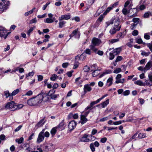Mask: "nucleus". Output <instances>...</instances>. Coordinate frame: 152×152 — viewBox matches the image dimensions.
<instances>
[{
  "instance_id": "obj_1",
  "label": "nucleus",
  "mask_w": 152,
  "mask_h": 152,
  "mask_svg": "<svg viewBox=\"0 0 152 152\" xmlns=\"http://www.w3.org/2000/svg\"><path fill=\"white\" fill-rule=\"evenodd\" d=\"M36 105H38L40 104L42 101L43 96L42 94H41L34 98Z\"/></svg>"
},
{
  "instance_id": "obj_2",
  "label": "nucleus",
  "mask_w": 152,
  "mask_h": 152,
  "mask_svg": "<svg viewBox=\"0 0 152 152\" xmlns=\"http://www.w3.org/2000/svg\"><path fill=\"white\" fill-rule=\"evenodd\" d=\"M6 3H0V12H2L6 10L10 4L9 2H6Z\"/></svg>"
},
{
  "instance_id": "obj_3",
  "label": "nucleus",
  "mask_w": 152,
  "mask_h": 152,
  "mask_svg": "<svg viewBox=\"0 0 152 152\" xmlns=\"http://www.w3.org/2000/svg\"><path fill=\"white\" fill-rule=\"evenodd\" d=\"M101 42H102L100 39L96 37H94L92 39L91 45L97 46H99Z\"/></svg>"
},
{
  "instance_id": "obj_4",
  "label": "nucleus",
  "mask_w": 152,
  "mask_h": 152,
  "mask_svg": "<svg viewBox=\"0 0 152 152\" xmlns=\"http://www.w3.org/2000/svg\"><path fill=\"white\" fill-rule=\"evenodd\" d=\"M15 104L13 101L8 102L6 105L5 107L7 109L11 110H15Z\"/></svg>"
},
{
  "instance_id": "obj_5",
  "label": "nucleus",
  "mask_w": 152,
  "mask_h": 152,
  "mask_svg": "<svg viewBox=\"0 0 152 152\" xmlns=\"http://www.w3.org/2000/svg\"><path fill=\"white\" fill-rule=\"evenodd\" d=\"M45 129H43L39 134L38 138L37 140V142L38 143H40L44 139V134L45 132Z\"/></svg>"
},
{
  "instance_id": "obj_6",
  "label": "nucleus",
  "mask_w": 152,
  "mask_h": 152,
  "mask_svg": "<svg viewBox=\"0 0 152 152\" xmlns=\"http://www.w3.org/2000/svg\"><path fill=\"white\" fill-rule=\"evenodd\" d=\"M113 22L114 23L113 27L116 28L117 31H119L121 27V25L119 24V19H115Z\"/></svg>"
},
{
  "instance_id": "obj_7",
  "label": "nucleus",
  "mask_w": 152,
  "mask_h": 152,
  "mask_svg": "<svg viewBox=\"0 0 152 152\" xmlns=\"http://www.w3.org/2000/svg\"><path fill=\"white\" fill-rule=\"evenodd\" d=\"M56 126L58 128V130L59 131L64 130L65 126L64 120H62L59 124Z\"/></svg>"
},
{
  "instance_id": "obj_8",
  "label": "nucleus",
  "mask_w": 152,
  "mask_h": 152,
  "mask_svg": "<svg viewBox=\"0 0 152 152\" xmlns=\"http://www.w3.org/2000/svg\"><path fill=\"white\" fill-rule=\"evenodd\" d=\"M77 124L74 121H72L70 122L68 126L69 129L70 130H72L76 127Z\"/></svg>"
},
{
  "instance_id": "obj_9",
  "label": "nucleus",
  "mask_w": 152,
  "mask_h": 152,
  "mask_svg": "<svg viewBox=\"0 0 152 152\" xmlns=\"http://www.w3.org/2000/svg\"><path fill=\"white\" fill-rule=\"evenodd\" d=\"M103 15H104L103 14L100 15L99 18L97 20L96 22L94 25V27H98L99 26L100 23L102 21L104 18V16Z\"/></svg>"
},
{
  "instance_id": "obj_10",
  "label": "nucleus",
  "mask_w": 152,
  "mask_h": 152,
  "mask_svg": "<svg viewBox=\"0 0 152 152\" xmlns=\"http://www.w3.org/2000/svg\"><path fill=\"white\" fill-rule=\"evenodd\" d=\"M78 28H77L74 30L72 34L70 35V37H72L75 35H77L78 37H79L80 36V33L78 31Z\"/></svg>"
},
{
  "instance_id": "obj_11",
  "label": "nucleus",
  "mask_w": 152,
  "mask_h": 152,
  "mask_svg": "<svg viewBox=\"0 0 152 152\" xmlns=\"http://www.w3.org/2000/svg\"><path fill=\"white\" fill-rule=\"evenodd\" d=\"M88 136L86 134H85L80 139V141L81 142H88L90 139L88 138Z\"/></svg>"
},
{
  "instance_id": "obj_12",
  "label": "nucleus",
  "mask_w": 152,
  "mask_h": 152,
  "mask_svg": "<svg viewBox=\"0 0 152 152\" xmlns=\"http://www.w3.org/2000/svg\"><path fill=\"white\" fill-rule=\"evenodd\" d=\"M86 58V56L83 54L80 55H78L75 57V59L77 61H83Z\"/></svg>"
},
{
  "instance_id": "obj_13",
  "label": "nucleus",
  "mask_w": 152,
  "mask_h": 152,
  "mask_svg": "<svg viewBox=\"0 0 152 152\" xmlns=\"http://www.w3.org/2000/svg\"><path fill=\"white\" fill-rule=\"evenodd\" d=\"M83 90L85 93L88 92L90 91L91 90V88L88 84L85 85L84 86Z\"/></svg>"
},
{
  "instance_id": "obj_14",
  "label": "nucleus",
  "mask_w": 152,
  "mask_h": 152,
  "mask_svg": "<svg viewBox=\"0 0 152 152\" xmlns=\"http://www.w3.org/2000/svg\"><path fill=\"white\" fill-rule=\"evenodd\" d=\"M152 66V62L151 61H148L144 67V72L146 71L149 70Z\"/></svg>"
},
{
  "instance_id": "obj_15",
  "label": "nucleus",
  "mask_w": 152,
  "mask_h": 152,
  "mask_svg": "<svg viewBox=\"0 0 152 152\" xmlns=\"http://www.w3.org/2000/svg\"><path fill=\"white\" fill-rule=\"evenodd\" d=\"M70 16L69 15H62L59 17L58 20H68L70 18Z\"/></svg>"
},
{
  "instance_id": "obj_16",
  "label": "nucleus",
  "mask_w": 152,
  "mask_h": 152,
  "mask_svg": "<svg viewBox=\"0 0 152 152\" xmlns=\"http://www.w3.org/2000/svg\"><path fill=\"white\" fill-rule=\"evenodd\" d=\"M7 32L4 29H0V36L1 37L5 36V39H6L7 36Z\"/></svg>"
},
{
  "instance_id": "obj_17",
  "label": "nucleus",
  "mask_w": 152,
  "mask_h": 152,
  "mask_svg": "<svg viewBox=\"0 0 152 152\" xmlns=\"http://www.w3.org/2000/svg\"><path fill=\"white\" fill-rule=\"evenodd\" d=\"M112 73V71L110 69H106L99 76V77L101 78L106 74H110Z\"/></svg>"
},
{
  "instance_id": "obj_18",
  "label": "nucleus",
  "mask_w": 152,
  "mask_h": 152,
  "mask_svg": "<svg viewBox=\"0 0 152 152\" xmlns=\"http://www.w3.org/2000/svg\"><path fill=\"white\" fill-rule=\"evenodd\" d=\"M27 104L30 106L36 105L34 98H32L28 100Z\"/></svg>"
},
{
  "instance_id": "obj_19",
  "label": "nucleus",
  "mask_w": 152,
  "mask_h": 152,
  "mask_svg": "<svg viewBox=\"0 0 152 152\" xmlns=\"http://www.w3.org/2000/svg\"><path fill=\"white\" fill-rule=\"evenodd\" d=\"M68 117L69 118H72L74 119H77L78 117V115L77 113L73 114L72 113H71L68 115Z\"/></svg>"
},
{
  "instance_id": "obj_20",
  "label": "nucleus",
  "mask_w": 152,
  "mask_h": 152,
  "mask_svg": "<svg viewBox=\"0 0 152 152\" xmlns=\"http://www.w3.org/2000/svg\"><path fill=\"white\" fill-rule=\"evenodd\" d=\"M45 123L44 119V118L42 119L37 124L36 126L38 127H41Z\"/></svg>"
},
{
  "instance_id": "obj_21",
  "label": "nucleus",
  "mask_w": 152,
  "mask_h": 152,
  "mask_svg": "<svg viewBox=\"0 0 152 152\" xmlns=\"http://www.w3.org/2000/svg\"><path fill=\"white\" fill-rule=\"evenodd\" d=\"M113 78L112 77H109L107 80L106 85L110 86L113 83Z\"/></svg>"
},
{
  "instance_id": "obj_22",
  "label": "nucleus",
  "mask_w": 152,
  "mask_h": 152,
  "mask_svg": "<svg viewBox=\"0 0 152 152\" xmlns=\"http://www.w3.org/2000/svg\"><path fill=\"white\" fill-rule=\"evenodd\" d=\"M86 118L84 115H81L80 119L81 121V123L82 124L85 123L87 121V119Z\"/></svg>"
},
{
  "instance_id": "obj_23",
  "label": "nucleus",
  "mask_w": 152,
  "mask_h": 152,
  "mask_svg": "<svg viewBox=\"0 0 152 152\" xmlns=\"http://www.w3.org/2000/svg\"><path fill=\"white\" fill-rule=\"evenodd\" d=\"M121 51V48H117L114 49L112 52L116 55L120 53Z\"/></svg>"
},
{
  "instance_id": "obj_24",
  "label": "nucleus",
  "mask_w": 152,
  "mask_h": 152,
  "mask_svg": "<svg viewBox=\"0 0 152 152\" xmlns=\"http://www.w3.org/2000/svg\"><path fill=\"white\" fill-rule=\"evenodd\" d=\"M57 130H58V128L56 126L53 128L51 130L50 133L53 136L56 134Z\"/></svg>"
},
{
  "instance_id": "obj_25",
  "label": "nucleus",
  "mask_w": 152,
  "mask_h": 152,
  "mask_svg": "<svg viewBox=\"0 0 152 152\" xmlns=\"http://www.w3.org/2000/svg\"><path fill=\"white\" fill-rule=\"evenodd\" d=\"M134 83L135 84L140 86H145V83H143L142 81L140 80H138L135 81L134 82Z\"/></svg>"
},
{
  "instance_id": "obj_26",
  "label": "nucleus",
  "mask_w": 152,
  "mask_h": 152,
  "mask_svg": "<svg viewBox=\"0 0 152 152\" xmlns=\"http://www.w3.org/2000/svg\"><path fill=\"white\" fill-rule=\"evenodd\" d=\"M129 8L125 7H124L122 10V12L123 14L124 15H126L129 12Z\"/></svg>"
},
{
  "instance_id": "obj_27",
  "label": "nucleus",
  "mask_w": 152,
  "mask_h": 152,
  "mask_svg": "<svg viewBox=\"0 0 152 152\" xmlns=\"http://www.w3.org/2000/svg\"><path fill=\"white\" fill-rule=\"evenodd\" d=\"M109 99H107L105 101L101 103V105L102 108L105 107L107 104H109Z\"/></svg>"
},
{
  "instance_id": "obj_28",
  "label": "nucleus",
  "mask_w": 152,
  "mask_h": 152,
  "mask_svg": "<svg viewBox=\"0 0 152 152\" xmlns=\"http://www.w3.org/2000/svg\"><path fill=\"white\" fill-rule=\"evenodd\" d=\"M59 20V27L60 28H62L64 25L66 23V22L62 20Z\"/></svg>"
},
{
  "instance_id": "obj_29",
  "label": "nucleus",
  "mask_w": 152,
  "mask_h": 152,
  "mask_svg": "<svg viewBox=\"0 0 152 152\" xmlns=\"http://www.w3.org/2000/svg\"><path fill=\"white\" fill-rule=\"evenodd\" d=\"M119 38L110 39L109 40V43L110 44H113L114 43L119 41Z\"/></svg>"
},
{
  "instance_id": "obj_30",
  "label": "nucleus",
  "mask_w": 152,
  "mask_h": 152,
  "mask_svg": "<svg viewBox=\"0 0 152 152\" xmlns=\"http://www.w3.org/2000/svg\"><path fill=\"white\" fill-rule=\"evenodd\" d=\"M95 46L91 45H90L89 47L90 49L94 52L95 53H96L98 50V49L95 47Z\"/></svg>"
},
{
  "instance_id": "obj_31",
  "label": "nucleus",
  "mask_w": 152,
  "mask_h": 152,
  "mask_svg": "<svg viewBox=\"0 0 152 152\" xmlns=\"http://www.w3.org/2000/svg\"><path fill=\"white\" fill-rule=\"evenodd\" d=\"M146 137V134L143 133H140L138 135V137L140 139H142Z\"/></svg>"
},
{
  "instance_id": "obj_32",
  "label": "nucleus",
  "mask_w": 152,
  "mask_h": 152,
  "mask_svg": "<svg viewBox=\"0 0 152 152\" xmlns=\"http://www.w3.org/2000/svg\"><path fill=\"white\" fill-rule=\"evenodd\" d=\"M145 84L147 86H152V80H146L145 81Z\"/></svg>"
},
{
  "instance_id": "obj_33",
  "label": "nucleus",
  "mask_w": 152,
  "mask_h": 152,
  "mask_svg": "<svg viewBox=\"0 0 152 152\" xmlns=\"http://www.w3.org/2000/svg\"><path fill=\"white\" fill-rule=\"evenodd\" d=\"M53 146V145L52 144H50L46 146L45 148V150L46 151H48L49 150H51L53 149L51 147Z\"/></svg>"
},
{
  "instance_id": "obj_34",
  "label": "nucleus",
  "mask_w": 152,
  "mask_h": 152,
  "mask_svg": "<svg viewBox=\"0 0 152 152\" xmlns=\"http://www.w3.org/2000/svg\"><path fill=\"white\" fill-rule=\"evenodd\" d=\"M45 23H51L53 22V20H52V18H47L44 20Z\"/></svg>"
},
{
  "instance_id": "obj_35",
  "label": "nucleus",
  "mask_w": 152,
  "mask_h": 152,
  "mask_svg": "<svg viewBox=\"0 0 152 152\" xmlns=\"http://www.w3.org/2000/svg\"><path fill=\"white\" fill-rule=\"evenodd\" d=\"M113 8L111 6L108 7L107 10L104 12L103 15H106L107 13L109 12L110 10H112Z\"/></svg>"
},
{
  "instance_id": "obj_36",
  "label": "nucleus",
  "mask_w": 152,
  "mask_h": 152,
  "mask_svg": "<svg viewBox=\"0 0 152 152\" xmlns=\"http://www.w3.org/2000/svg\"><path fill=\"white\" fill-rule=\"evenodd\" d=\"M24 140L23 138L21 137L19 139H17L15 140V141L18 144H21L22 143Z\"/></svg>"
},
{
  "instance_id": "obj_37",
  "label": "nucleus",
  "mask_w": 152,
  "mask_h": 152,
  "mask_svg": "<svg viewBox=\"0 0 152 152\" xmlns=\"http://www.w3.org/2000/svg\"><path fill=\"white\" fill-rule=\"evenodd\" d=\"M23 105L22 104H19L17 105H15V110H19L22 108L23 107Z\"/></svg>"
},
{
  "instance_id": "obj_38",
  "label": "nucleus",
  "mask_w": 152,
  "mask_h": 152,
  "mask_svg": "<svg viewBox=\"0 0 152 152\" xmlns=\"http://www.w3.org/2000/svg\"><path fill=\"white\" fill-rule=\"evenodd\" d=\"M42 94V96H43V101L45 102L48 101L49 99V98L48 97V96L45 94Z\"/></svg>"
},
{
  "instance_id": "obj_39",
  "label": "nucleus",
  "mask_w": 152,
  "mask_h": 152,
  "mask_svg": "<svg viewBox=\"0 0 152 152\" xmlns=\"http://www.w3.org/2000/svg\"><path fill=\"white\" fill-rule=\"evenodd\" d=\"M49 96L52 99H55L56 98L59 97V95H56L54 94H50L49 95Z\"/></svg>"
},
{
  "instance_id": "obj_40",
  "label": "nucleus",
  "mask_w": 152,
  "mask_h": 152,
  "mask_svg": "<svg viewBox=\"0 0 152 152\" xmlns=\"http://www.w3.org/2000/svg\"><path fill=\"white\" fill-rule=\"evenodd\" d=\"M150 53L149 52H145L144 51H142L141 53V55L143 56H147L150 54Z\"/></svg>"
},
{
  "instance_id": "obj_41",
  "label": "nucleus",
  "mask_w": 152,
  "mask_h": 152,
  "mask_svg": "<svg viewBox=\"0 0 152 152\" xmlns=\"http://www.w3.org/2000/svg\"><path fill=\"white\" fill-rule=\"evenodd\" d=\"M116 31H117L116 28L113 27V28L110 30V33L111 34H113L116 32Z\"/></svg>"
},
{
  "instance_id": "obj_42",
  "label": "nucleus",
  "mask_w": 152,
  "mask_h": 152,
  "mask_svg": "<svg viewBox=\"0 0 152 152\" xmlns=\"http://www.w3.org/2000/svg\"><path fill=\"white\" fill-rule=\"evenodd\" d=\"M33 94V92L31 90H29L25 94L22 95V96H31Z\"/></svg>"
},
{
  "instance_id": "obj_43",
  "label": "nucleus",
  "mask_w": 152,
  "mask_h": 152,
  "mask_svg": "<svg viewBox=\"0 0 152 152\" xmlns=\"http://www.w3.org/2000/svg\"><path fill=\"white\" fill-rule=\"evenodd\" d=\"M124 81H125V79L124 78L121 79H119L118 80H116L115 82V83H117V84H118L119 83H123L124 82Z\"/></svg>"
},
{
  "instance_id": "obj_44",
  "label": "nucleus",
  "mask_w": 152,
  "mask_h": 152,
  "mask_svg": "<svg viewBox=\"0 0 152 152\" xmlns=\"http://www.w3.org/2000/svg\"><path fill=\"white\" fill-rule=\"evenodd\" d=\"M35 9V8H33L31 10L29 11L28 12H26L25 13V15L26 16H27L29 15L32 14L34 10Z\"/></svg>"
},
{
  "instance_id": "obj_45",
  "label": "nucleus",
  "mask_w": 152,
  "mask_h": 152,
  "mask_svg": "<svg viewBox=\"0 0 152 152\" xmlns=\"http://www.w3.org/2000/svg\"><path fill=\"white\" fill-rule=\"evenodd\" d=\"M113 23V21L112 20V19L110 21L106 22L105 23L106 27L107 28L108 26L110 25L111 24H112Z\"/></svg>"
},
{
  "instance_id": "obj_46",
  "label": "nucleus",
  "mask_w": 152,
  "mask_h": 152,
  "mask_svg": "<svg viewBox=\"0 0 152 152\" xmlns=\"http://www.w3.org/2000/svg\"><path fill=\"white\" fill-rule=\"evenodd\" d=\"M20 91L19 89H17L14 90L12 93V96H15Z\"/></svg>"
},
{
  "instance_id": "obj_47",
  "label": "nucleus",
  "mask_w": 152,
  "mask_h": 152,
  "mask_svg": "<svg viewBox=\"0 0 152 152\" xmlns=\"http://www.w3.org/2000/svg\"><path fill=\"white\" fill-rule=\"evenodd\" d=\"M99 74L98 72V70H94L92 73V75L93 77H95L97 76Z\"/></svg>"
},
{
  "instance_id": "obj_48",
  "label": "nucleus",
  "mask_w": 152,
  "mask_h": 152,
  "mask_svg": "<svg viewBox=\"0 0 152 152\" xmlns=\"http://www.w3.org/2000/svg\"><path fill=\"white\" fill-rule=\"evenodd\" d=\"M136 42L139 44H141L142 43L143 44H145V43H144L141 38L136 39Z\"/></svg>"
},
{
  "instance_id": "obj_49",
  "label": "nucleus",
  "mask_w": 152,
  "mask_h": 152,
  "mask_svg": "<svg viewBox=\"0 0 152 152\" xmlns=\"http://www.w3.org/2000/svg\"><path fill=\"white\" fill-rule=\"evenodd\" d=\"M115 55L112 52H110V53L109 59L110 60L113 59L114 58Z\"/></svg>"
},
{
  "instance_id": "obj_50",
  "label": "nucleus",
  "mask_w": 152,
  "mask_h": 152,
  "mask_svg": "<svg viewBox=\"0 0 152 152\" xmlns=\"http://www.w3.org/2000/svg\"><path fill=\"white\" fill-rule=\"evenodd\" d=\"M35 27H32L30 28V29L28 30V31L27 32V34L29 36L30 35V33L31 32H32L34 29L35 28Z\"/></svg>"
},
{
  "instance_id": "obj_51",
  "label": "nucleus",
  "mask_w": 152,
  "mask_h": 152,
  "mask_svg": "<svg viewBox=\"0 0 152 152\" xmlns=\"http://www.w3.org/2000/svg\"><path fill=\"white\" fill-rule=\"evenodd\" d=\"M80 77H78L76 78L75 80V82L76 83H77V84H80L82 83L83 82V81L81 80L80 81H79L80 79Z\"/></svg>"
},
{
  "instance_id": "obj_52",
  "label": "nucleus",
  "mask_w": 152,
  "mask_h": 152,
  "mask_svg": "<svg viewBox=\"0 0 152 152\" xmlns=\"http://www.w3.org/2000/svg\"><path fill=\"white\" fill-rule=\"evenodd\" d=\"M57 77H58V76L56 74H53L52 75L51 77H50V79L51 80L54 81Z\"/></svg>"
},
{
  "instance_id": "obj_53",
  "label": "nucleus",
  "mask_w": 152,
  "mask_h": 152,
  "mask_svg": "<svg viewBox=\"0 0 152 152\" xmlns=\"http://www.w3.org/2000/svg\"><path fill=\"white\" fill-rule=\"evenodd\" d=\"M131 1V0H127V1L125 3L124 7H125L129 8L128 5L129 4Z\"/></svg>"
},
{
  "instance_id": "obj_54",
  "label": "nucleus",
  "mask_w": 152,
  "mask_h": 152,
  "mask_svg": "<svg viewBox=\"0 0 152 152\" xmlns=\"http://www.w3.org/2000/svg\"><path fill=\"white\" fill-rule=\"evenodd\" d=\"M91 50L90 49L87 48L85 51L84 52L87 54L91 55Z\"/></svg>"
},
{
  "instance_id": "obj_55",
  "label": "nucleus",
  "mask_w": 152,
  "mask_h": 152,
  "mask_svg": "<svg viewBox=\"0 0 152 152\" xmlns=\"http://www.w3.org/2000/svg\"><path fill=\"white\" fill-rule=\"evenodd\" d=\"M139 19L138 18H134L133 19V21L134 24L137 25L139 22Z\"/></svg>"
},
{
  "instance_id": "obj_56",
  "label": "nucleus",
  "mask_w": 152,
  "mask_h": 152,
  "mask_svg": "<svg viewBox=\"0 0 152 152\" xmlns=\"http://www.w3.org/2000/svg\"><path fill=\"white\" fill-rule=\"evenodd\" d=\"M121 71V69L120 68H116L113 71V72L115 74H117Z\"/></svg>"
},
{
  "instance_id": "obj_57",
  "label": "nucleus",
  "mask_w": 152,
  "mask_h": 152,
  "mask_svg": "<svg viewBox=\"0 0 152 152\" xmlns=\"http://www.w3.org/2000/svg\"><path fill=\"white\" fill-rule=\"evenodd\" d=\"M84 72H88L90 70L89 67L87 66H85L83 69Z\"/></svg>"
},
{
  "instance_id": "obj_58",
  "label": "nucleus",
  "mask_w": 152,
  "mask_h": 152,
  "mask_svg": "<svg viewBox=\"0 0 152 152\" xmlns=\"http://www.w3.org/2000/svg\"><path fill=\"white\" fill-rule=\"evenodd\" d=\"M94 144H93V143H91L90 144V148L93 152H94L95 151V148L94 147Z\"/></svg>"
},
{
  "instance_id": "obj_59",
  "label": "nucleus",
  "mask_w": 152,
  "mask_h": 152,
  "mask_svg": "<svg viewBox=\"0 0 152 152\" xmlns=\"http://www.w3.org/2000/svg\"><path fill=\"white\" fill-rule=\"evenodd\" d=\"M147 47L149 48L151 51L152 52V42L147 44Z\"/></svg>"
},
{
  "instance_id": "obj_60",
  "label": "nucleus",
  "mask_w": 152,
  "mask_h": 152,
  "mask_svg": "<svg viewBox=\"0 0 152 152\" xmlns=\"http://www.w3.org/2000/svg\"><path fill=\"white\" fill-rule=\"evenodd\" d=\"M124 36V35L122 33H120L117 35V37L118 38H123Z\"/></svg>"
},
{
  "instance_id": "obj_61",
  "label": "nucleus",
  "mask_w": 152,
  "mask_h": 152,
  "mask_svg": "<svg viewBox=\"0 0 152 152\" xmlns=\"http://www.w3.org/2000/svg\"><path fill=\"white\" fill-rule=\"evenodd\" d=\"M144 38L146 39H150V37L149 35H148V33H146L144 35Z\"/></svg>"
},
{
  "instance_id": "obj_62",
  "label": "nucleus",
  "mask_w": 152,
  "mask_h": 152,
  "mask_svg": "<svg viewBox=\"0 0 152 152\" xmlns=\"http://www.w3.org/2000/svg\"><path fill=\"white\" fill-rule=\"evenodd\" d=\"M123 58L122 56H117L116 60L115 61V62H117L118 61H120L122 60Z\"/></svg>"
},
{
  "instance_id": "obj_63",
  "label": "nucleus",
  "mask_w": 152,
  "mask_h": 152,
  "mask_svg": "<svg viewBox=\"0 0 152 152\" xmlns=\"http://www.w3.org/2000/svg\"><path fill=\"white\" fill-rule=\"evenodd\" d=\"M6 98H8L11 95L8 91H6L4 92Z\"/></svg>"
},
{
  "instance_id": "obj_64",
  "label": "nucleus",
  "mask_w": 152,
  "mask_h": 152,
  "mask_svg": "<svg viewBox=\"0 0 152 152\" xmlns=\"http://www.w3.org/2000/svg\"><path fill=\"white\" fill-rule=\"evenodd\" d=\"M138 34V32L137 30H134L132 33V34L133 36H137Z\"/></svg>"
}]
</instances>
